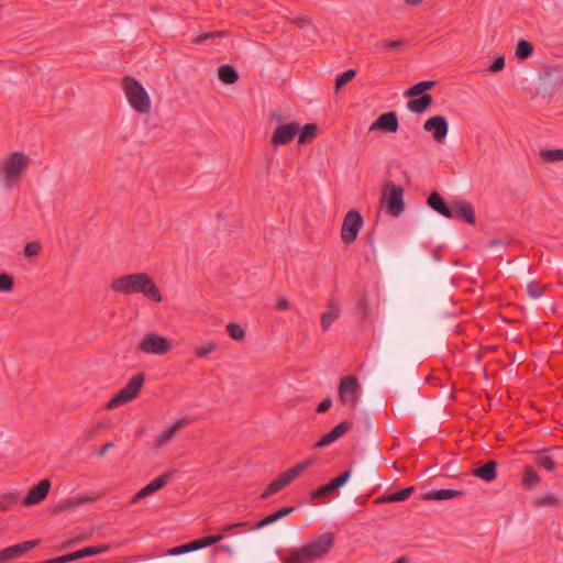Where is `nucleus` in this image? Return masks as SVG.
<instances>
[{
  "label": "nucleus",
  "instance_id": "nucleus-11",
  "mask_svg": "<svg viewBox=\"0 0 563 563\" xmlns=\"http://www.w3.org/2000/svg\"><path fill=\"white\" fill-rule=\"evenodd\" d=\"M399 129L398 115L395 111H388L379 114L369 125L368 131H382L385 133H396Z\"/></svg>",
  "mask_w": 563,
  "mask_h": 563
},
{
  "label": "nucleus",
  "instance_id": "nucleus-5",
  "mask_svg": "<svg viewBox=\"0 0 563 563\" xmlns=\"http://www.w3.org/2000/svg\"><path fill=\"white\" fill-rule=\"evenodd\" d=\"M540 91L543 98L563 96V71L558 66H545L540 71Z\"/></svg>",
  "mask_w": 563,
  "mask_h": 563
},
{
  "label": "nucleus",
  "instance_id": "nucleus-53",
  "mask_svg": "<svg viewBox=\"0 0 563 563\" xmlns=\"http://www.w3.org/2000/svg\"><path fill=\"white\" fill-rule=\"evenodd\" d=\"M527 292L532 298H540L543 295V289L538 282L533 280L527 285Z\"/></svg>",
  "mask_w": 563,
  "mask_h": 563
},
{
  "label": "nucleus",
  "instance_id": "nucleus-33",
  "mask_svg": "<svg viewBox=\"0 0 563 563\" xmlns=\"http://www.w3.org/2000/svg\"><path fill=\"white\" fill-rule=\"evenodd\" d=\"M549 452H550V450H548V449L538 451L536 453L534 463L539 467H542V468L551 472V471L555 470L556 464H555L554 460L552 459V456L549 455Z\"/></svg>",
  "mask_w": 563,
  "mask_h": 563
},
{
  "label": "nucleus",
  "instance_id": "nucleus-4",
  "mask_svg": "<svg viewBox=\"0 0 563 563\" xmlns=\"http://www.w3.org/2000/svg\"><path fill=\"white\" fill-rule=\"evenodd\" d=\"M122 88L130 106L139 113H148L152 108L150 96L142 84L133 76L122 78Z\"/></svg>",
  "mask_w": 563,
  "mask_h": 563
},
{
  "label": "nucleus",
  "instance_id": "nucleus-41",
  "mask_svg": "<svg viewBox=\"0 0 563 563\" xmlns=\"http://www.w3.org/2000/svg\"><path fill=\"white\" fill-rule=\"evenodd\" d=\"M89 500V498H85V499H64L62 501H59L57 505H55L52 509V511L54 514H59L64 510H67L71 507H76L78 505H80L82 501H87Z\"/></svg>",
  "mask_w": 563,
  "mask_h": 563
},
{
  "label": "nucleus",
  "instance_id": "nucleus-30",
  "mask_svg": "<svg viewBox=\"0 0 563 563\" xmlns=\"http://www.w3.org/2000/svg\"><path fill=\"white\" fill-rule=\"evenodd\" d=\"M176 471H168L150 482L144 487L146 488V492H148L150 495H152L155 492H158L162 489L175 475Z\"/></svg>",
  "mask_w": 563,
  "mask_h": 563
},
{
  "label": "nucleus",
  "instance_id": "nucleus-29",
  "mask_svg": "<svg viewBox=\"0 0 563 563\" xmlns=\"http://www.w3.org/2000/svg\"><path fill=\"white\" fill-rule=\"evenodd\" d=\"M435 84L437 82L434 80L419 81V82L412 85L410 88H408L404 95H405V97H408V98H415L418 96L427 95L426 92L428 90L432 89L435 86Z\"/></svg>",
  "mask_w": 563,
  "mask_h": 563
},
{
  "label": "nucleus",
  "instance_id": "nucleus-15",
  "mask_svg": "<svg viewBox=\"0 0 563 563\" xmlns=\"http://www.w3.org/2000/svg\"><path fill=\"white\" fill-rule=\"evenodd\" d=\"M471 474L485 482H492L497 477V462L495 460L477 461Z\"/></svg>",
  "mask_w": 563,
  "mask_h": 563
},
{
  "label": "nucleus",
  "instance_id": "nucleus-62",
  "mask_svg": "<svg viewBox=\"0 0 563 563\" xmlns=\"http://www.w3.org/2000/svg\"><path fill=\"white\" fill-rule=\"evenodd\" d=\"M114 448V443L113 442H107L106 444H103L100 450L98 451L97 453V456L98 457H103L106 455V453L110 450V449H113Z\"/></svg>",
  "mask_w": 563,
  "mask_h": 563
},
{
  "label": "nucleus",
  "instance_id": "nucleus-19",
  "mask_svg": "<svg viewBox=\"0 0 563 563\" xmlns=\"http://www.w3.org/2000/svg\"><path fill=\"white\" fill-rule=\"evenodd\" d=\"M41 543L40 539L27 540L14 545L7 547L11 561L18 560Z\"/></svg>",
  "mask_w": 563,
  "mask_h": 563
},
{
  "label": "nucleus",
  "instance_id": "nucleus-60",
  "mask_svg": "<svg viewBox=\"0 0 563 563\" xmlns=\"http://www.w3.org/2000/svg\"><path fill=\"white\" fill-rule=\"evenodd\" d=\"M332 405V399L331 397H325L317 407V412L318 413H323L325 411H328L330 409Z\"/></svg>",
  "mask_w": 563,
  "mask_h": 563
},
{
  "label": "nucleus",
  "instance_id": "nucleus-34",
  "mask_svg": "<svg viewBox=\"0 0 563 563\" xmlns=\"http://www.w3.org/2000/svg\"><path fill=\"white\" fill-rule=\"evenodd\" d=\"M288 485L289 484L287 483L286 478H284V476L279 474V476L276 479H274L261 494L260 499H267L269 496L277 494Z\"/></svg>",
  "mask_w": 563,
  "mask_h": 563
},
{
  "label": "nucleus",
  "instance_id": "nucleus-57",
  "mask_svg": "<svg viewBox=\"0 0 563 563\" xmlns=\"http://www.w3.org/2000/svg\"><path fill=\"white\" fill-rule=\"evenodd\" d=\"M73 561H74L73 554L71 553H67V554H64V555H60V556H57V558H53V559L41 561L40 563H69V562H73Z\"/></svg>",
  "mask_w": 563,
  "mask_h": 563
},
{
  "label": "nucleus",
  "instance_id": "nucleus-9",
  "mask_svg": "<svg viewBox=\"0 0 563 563\" xmlns=\"http://www.w3.org/2000/svg\"><path fill=\"white\" fill-rule=\"evenodd\" d=\"M363 225V218L361 213L352 209L350 210L343 220L341 228V239L345 244H350L357 239L358 231Z\"/></svg>",
  "mask_w": 563,
  "mask_h": 563
},
{
  "label": "nucleus",
  "instance_id": "nucleus-32",
  "mask_svg": "<svg viewBox=\"0 0 563 563\" xmlns=\"http://www.w3.org/2000/svg\"><path fill=\"white\" fill-rule=\"evenodd\" d=\"M318 126L314 123H308L303 126H300V131L298 132V143L300 145H305L311 143L317 137Z\"/></svg>",
  "mask_w": 563,
  "mask_h": 563
},
{
  "label": "nucleus",
  "instance_id": "nucleus-14",
  "mask_svg": "<svg viewBox=\"0 0 563 563\" xmlns=\"http://www.w3.org/2000/svg\"><path fill=\"white\" fill-rule=\"evenodd\" d=\"M51 489V482L47 478L40 481L36 485L31 487L29 493L23 499L25 506L37 505L43 501L48 495Z\"/></svg>",
  "mask_w": 563,
  "mask_h": 563
},
{
  "label": "nucleus",
  "instance_id": "nucleus-36",
  "mask_svg": "<svg viewBox=\"0 0 563 563\" xmlns=\"http://www.w3.org/2000/svg\"><path fill=\"white\" fill-rule=\"evenodd\" d=\"M533 45L527 40H520L516 47V56L519 59H527L533 54Z\"/></svg>",
  "mask_w": 563,
  "mask_h": 563
},
{
  "label": "nucleus",
  "instance_id": "nucleus-6",
  "mask_svg": "<svg viewBox=\"0 0 563 563\" xmlns=\"http://www.w3.org/2000/svg\"><path fill=\"white\" fill-rule=\"evenodd\" d=\"M382 201L386 212L391 217H398L405 210L404 189L391 181H387L383 188Z\"/></svg>",
  "mask_w": 563,
  "mask_h": 563
},
{
  "label": "nucleus",
  "instance_id": "nucleus-48",
  "mask_svg": "<svg viewBox=\"0 0 563 563\" xmlns=\"http://www.w3.org/2000/svg\"><path fill=\"white\" fill-rule=\"evenodd\" d=\"M218 349V344L216 342L209 341L200 345L196 349L195 355L198 358L207 357L210 353L216 351Z\"/></svg>",
  "mask_w": 563,
  "mask_h": 563
},
{
  "label": "nucleus",
  "instance_id": "nucleus-7",
  "mask_svg": "<svg viewBox=\"0 0 563 563\" xmlns=\"http://www.w3.org/2000/svg\"><path fill=\"white\" fill-rule=\"evenodd\" d=\"M362 387L356 376L347 375L340 379L338 394L343 405L356 408L361 398Z\"/></svg>",
  "mask_w": 563,
  "mask_h": 563
},
{
  "label": "nucleus",
  "instance_id": "nucleus-24",
  "mask_svg": "<svg viewBox=\"0 0 563 563\" xmlns=\"http://www.w3.org/2000/svg\"><path fill=\"white\" fill-rule=\"evenodd\" d=\"M187 424V419L183 418L177 420L174 424H172L168 429H166L164 432H162L155 440V445L157 448L166 444L168 441H170L178 430H180L183 427Z\"/></svg>",
  "mask_w": 563,
  "mask_h": 563
},
{
  "label": "nucleus",
  "instance_id": "nucleus-18",
  "mask_svg": "<svg viewBox=\"0 0 563 563\" xmlns=\"http://www.w3.org/2000/svg\"><path fill=\"white\" fill-rule=\"evenodd\" d=\"M427 205L441 216L445 218H452L451 205H448L438 191H432L429 195Z\"/></svg>",
  "mask_w": 563,
  "mask_h": 563
},
{
  "label": "nucleus",
  "instance_id": "nucleus-59",
  "mask_svg": "<svg viewBox=\"0 0 563 563\" xmlns=\"http://www.w3.org/2000/svg\"><path fill=\"white\" fill-rule=\"evenodd\" d=\"M312 464V461L311 460H305L298 464H296L295 466H292V468L295 470L296 474L299 476L300 474H302L310 465Z\"/></svg>",
  "mask_w": 563,
  "mask_h": 563
},
{
  "label": "nucleus",
  "instance_id": "nucleus-16",
  "mask_svg": "<svg viewBox=\"0 0 563 563\" xmlns=\"http://www.w3.org/2000/svg\"><path fill=\"white\" fill-rule=\"evenodd\" d=\"M355 481L360 487L377 483L378 470L375 464L372 462L363 464L355 475Z\"/></svg>",
  "mask_w": 563,
  "mask_h": 563
},
{
  "label": "nucleus",
  "instance_id": "nucleus-44",
  "mask_svg": "<svg viewBox=\"0 0 563 563\" xmlns=\"http://www.w3.org/2000/svg\"><path fill=\"white\" fill-rule=\"evenodd\" d=\"M356 76L355 69H347L335 78V91H339L343 86L350 82Z\"/></svg>",
  "mask_w": 563,
  "mask_h": 563
},
{
  "label": "nucleus",
  "instance_id": "nucleus-51",
  "mask_svg": "<svg viewBox=\"0 0 563 563\" xmlns=\"http://www.w3.org/2000/svg\"><path fill=\"white\" fill-rule=\"evenodd\" d=\"M249 527V521H240L235 523L224 525L220 528L221 533L224 534H232L236 533L239 528L246 529Z\"/></svg>",
  "mask_w": 563,
  "mask_h": 563
},
{
  "label": "nucleus",
  "instance_id": "nucleus-38",
  "mask_svg": "<svg viewBox=\"0 0 563 563\" xmlns=\"http://www.w3.org/2000/svg\"><path fill=\"white\" fill-rule=\"evenodd\" d=\"M19 499H20V496L16 493H7V494L0 495V510L1 511L10 510L13 505L18 504Z\"/></svg>",
  "mask_w": 563,
  "mask_h": 563
},
{
  "label": "nucleus",
  "instance_id": "nucleus-54",
  "mask_svg": "<svg viewBox=\"0 0 563 563\" xmlns=\"http://www.w3.org/2000/svg\"><path fill=\"white\" fill-rule=\"evenodd\" d=\"M441 471L445 477H457L460 475L459 466L455 462H449L441 468Z\"/></svg>",
  "mask_w": 563,
  "mask_h": 563
},
{
  "label": "nucleus",
  "instance_id": "nucleus-42",
  "mask_svg": "<svg viewBox=\"0 0 563 563\" xmlns=\"http://www.w3.org/2000/svg\"><path fill=\"white\" fill-rule=\"evenodd\" d=\"M222 539H223V533H219V534L206 536L203 538L196 539L195 543H196L197 550H200L202 548L210 547V545L221 541Z\"/></svg>",
  "mask_w": 563,
  "mask_h": 563
},
{
  "label": "nucleus",
  "instance_id": "nucleus-58",
  "mask_svg": "<svg viewBox=\"0 0 563 563\" xmlns=\"http://www.w3.org/2000/svg\"><path fill=\"white\" fill-rule=\"evenodd\" d=\"M505 68V57L498 56L495 58V60L490 64L489 70L492 73H498L501 71Z\"/></svg>",
  "mask_w": 563,
  "mask_h": 563
},
{
  "label": "nucleus",
  "instance_id": "nucleus-8",
  "mask_svg": "<svg viewBox=\"0 0 563 563\" xmlns=\"http://www.w3.org/2000/svg\"><path fill=\"white\" fill-rule=\"evenodd\" d=\"M137 349L146 354L164 355L172 350V344L168 339L156 332H150L143 336Z\"/></svg>",
  "mask_w": 563,
  "mask_h": 563
},
{
  "label": "nucleus",
  "instance_id": "nucleus-49",
  "mask_svg": "<svg viewBox=\"0 0 563 563\" xmlns=\"http://www.w3.org/2000/svg\"><path fill=\"white\" fill-rule=\"evenodd\" d=\"M333 492L332 487L330 486L329 483L320 486L319 488L312 490L309 495L310 497V500H317V499H321L323 497H327L329 495H331Z\"/></svg>",
  "mask_w": 563,
  "mask_h": 563
},
{
  "label": "nucleus",
  "instance_id": "nucleus-31",
  "mask_svg": "<svg viewBox=\"0 0 563 563\" xmlns=\"http://www.w3.org/2000/svg\"><path fill=\"white\" fill-rule=\"evenodd\" d=\"M110 549V544H101V545H91L80 549L78 551L71 552L74 561L80 560L87 556H92L97 554H101L107 552Z\"/></svg>",
  "mask_w": 563,
  "mask_h": 563
},
{
  "label": "nucleus",
  "instance_id": "nucleus-13",
  "mask_svg": "<svg viewBox=\"0 0 563 563\" xmlns=\"http://www.w3.org/2000/svg\"><path fill=\"white\" fill-rule=\"evenodd\" d=\"M423 129L433 134L435 142L441 143L449 132V123L444 115H433L424 122Z\"/></svg>",
  "mask_w": 563,
  "mask_h": 563
},
{
  "label": "nucleus",
  "instance_id": "nucleus-63",
  "mask_svg": "<svg viewBox=\"0 0 563 563\" xmlns=\"http://www.w3.org/2000/svg\"><path fill=\"white\" fill-rule=\"evenodd\" d=\"M150 496L148 492H146V488L143 487L141 490H139L132 498V503H137L139 500Z\"/></svg>",
  "mask_w": 563,
  "mask_h": 563
},
{
  "label": "nucleus",
  "instance_id": "nucleus-26",
  "mask_svg": "<svg viewBox=\"0 0 563 563\" xmlns=\"http://www.w3.org/2000/svg\"><path fill=\"white\" fill-rule=\"evenodd\" d=\"M218 77L221 82L225 85H233L239 80L240 75L234 66L225 64L218 68Z\"/></svg>",
  "mask_w": 563,
  "mask_h": 563
},
{
  "label": "nucleus",
  "instance_id": "nucleus-23",
  "mask_svg": "<svg viewBox=\"0 0 563 563\" xmlns=\"http://www.w3.org/2000/svg\"><path fill=\"white\" fill-rule=\"evenodd\" d=\"M464 495L463 490L459 489H438L431 490L421 496L422 500H448Z\"/></svg>",
  "mask_w": 563,
  "mask_h": 563
},
{
  "label": "nucleus",
  "instance_id": "nucleus-64",
  "mask_svg": "<svg viewBox=\"0 0 563 563\" xmlns=\"http://www.w3.org/2000/svg\"><path fill=\"white\" fill-rule=\"evenodd\" d=\"M289 306V301L286 298L282 297L277 299L276 308L278 310H287Z\"/></svg>",
  "mask_w": 563,
  "mask_h": 563
},
{
  "label": "nucleus",
  "instance_id": "nucleus-56",
  "mask_svg": "<svg viewBox=\"0 0 563 563\" xmlns=\"http://www.w3.org/2000/svg\"><path fill=\"white\" fill-rule=\"evenodd\" d=\"M556 503H558V499L554 495H545L542 497H538L536 499V504L541 507L553 506Z\"/></svg>",
  "mask_w": 563,
  "mask_h": 563
},
{
  "label": "nucleus",
  "instance_id": "nucleus-43",
  "mask_svg": "<svg viewBox=\"0 0 563 563\" xmlns=\"http://www.w3.org/2000/svg\"><path fill=\"white\" fill-rule=\"evenodd\" d=\"M227 35H228L227 31L206 32V33H201L198 36H196L192 40V43L200 45V44H205L208 40H213L217 37H224Z\"/></svg>",
  "mask_w": 563,
  "mask_h": 563
},
{
  "label": "nucleus",
  "instance_id": "nucleus-25",
  "mask_svg": "<svg viewBox=\"0 0 563 563\" xmlns=\"http://www.w3.org/2000/svg\"><path fill=\"white\" fill-rule=\"evenodd\" d=\"M417 99H411L407 102V108L415 113H423L427 111L433 102L431 95L418 96Z\"/></svg>",
  "mask_w": 563,
  "mask_h": 563
},
{
  "label": "nucleus",
  "instance_id": "nucleus-37",
  "mask_svg": "<svg viewBox=\"0 0 563 563\" xmlns=\"http://www.w3.org/2000/svg\"><path fill=\"white\" fill-rule=\"evenodd\" d=\"M540 157L547 163H555L563 161V148L549 150L544 148L540 151Z\"/></svg>",
  "mask_w": 563,
  "mask_h": 563
},
{
  "label": "nucleus",
  "instance_id": "nucleus-40",
  "mask_svg": "<svg viewBox=\"0 0 563 563\" xmlns=\"http://www.w3.org/2000/svg\"><path fill=\"white\" fill-rule=\"evenodd\" d=\"M131 397L121 389L117 395H114L107 404V409L111 410L118 408L129 401H131Z\"/></svg>",
  "mask_w": 563,
  "mask_h": 563
},
{
  "label": "nucleus",
  "instance_id": "nucleus-17",
  "mask_svg": "<svg viewBox=\"0 0 563 563\" xmlns=\"http://www.w3.org/2000/svg\"><path fill=\"white\" fill-rule=\"evenodd\" d=\"M352 427V422L344 420L336 424L330 432L324 434L317 443L316 448H324L336 441L343 434H345Z\"/></svg>",
  "mask_w": 563,
  "mask_h": 563
},
{
  "label": "nucleus",
  "instance_id": "nucleus-10",
  "mask_svg": "<svg viewBox=\"0 0 563 563\" xmlns=\"http://www.w3.org/2000/svg\"><path fill=\"white\" fill-rule=\"evenodd\" d=\"M299 131L300 124L298 122L280 124L274 130L271 142L274 146L287 145L295 139Z\"/></svg>",
  "mask_w": 563,
  "mask_h": 563
},
{
  "label": "nucleus",
  "instance_id": "nucleus-1",
  "mask_svg": "<svg viewBox=\"0 0 563 563\" xmlns=\"http://www.w3.org/2000/svg\"><path fill=\"white\" fill-rule=\"evenodd\" d=\"M110 288L123 295L142 294L148 300L161 302L162 294L154 280L146 273H133L114 278Z\"/></svg>",
  "mask_w": 563,
  "mask_h": 563
},
{
  "label": "nucleus",
  "instance_id": "nucleus-27",
  "mask_svg": "<svg viewBox=\"0 0 563 563\" xmlns=\"http://www.w3.org/2000/svg\"><path fill=\"white\" fill-rule=\"evenodd\" d=\"M145 380V374L144 373H137L134 375L129 383L122 388L126 395L131 397V399L136 398L139 395L143 384Z\"/></svg>",
  "mask_w": 563,
  "mask_h": 563
},
{
  "label": "nucleus",
  "instance_id": "nucleus-28",
  "mask_svg": "<svg viewBox=\"0 0 563 563\" xmlns=\"http://www.w3.org/2000/svg\"><path fill=\"white\" fill-rule=\"evenodd\" d=\"M329 311L323 312L321 314V328L323 331H328L331 324L339 318L340 308L334 305L333 301H329L328 306Z\"/></svg>",
  "mask_w": 563,
  "mask_h": 563
},
{
  "label": "nucleus",
  "instance_id": "nucleus-55",
  "mask_svg": "<svg viewBox=\"0 0 563 563\" xmlns=\"http://www.w3.org/2000/svg\"><path fill=\"white\" fill-rule=\"evenodd\" d=\"M41 250H42L41 244L36 241H32V242L26 243V245L24 246V254L27 257H32V256L40 254Z\"/></svg>",
  "mask_w": 563,
  "mask_h": 563
},
{
  "label": "nucleus",
  "instance_id": "nucleus-12",
  "mask_svg": "<svg viewBox=\"0 0 563 563\" xmlns=\"http://www.w3.org/2000/svg\"><path fill=\"white\" fill-rule=\"evenodd\" d=\"M451 219H456L472 225L476 223L475 210L471 202L465 200H453L451 202Z\"/></svg>",
  "mask_w": 563,
  "mask_h": 563
},
{
  "label": "nucleus",
  "instance_id": "nucleus-20",
  "mask_svg": "<svg viewBox=\"0 0 563 563\" xmlns=\"http://www.w3.org/2000/svg\"><path fill=\"white\" fill-rule=\"evenodd\" d=\"M41 543L40 539L27 540L14 545L7 547L11 561L18 560Z\"/></svg>",
  "mask_w": 563,
  "mask_h": 563
},
{
  "label": "nucleus",
  "instance_id": "nucleus-50",
  "mask_svg": "<svg viewBox=\"0 0 563 563\" xmlns=\"http://www.w3.org/2000/svg\"><path fill=\"white\" fill-rule=\"evenodd\" d=\"M192 551H197L195 540L187 542L185 544L172 548L169 550V554L170 555H179V554H185V553H189Z\"/></svg>",
  "mask_w": 563,
  "mask_h": 563
},
{
  "label": "nucleus",
  "instance_id": "nucleus-3",
  "mask_svg": "<svg viewBox=\"0 0 563 563\" xmlns=\"http://www.w3.org/2000/svg\"><path fill=\"white\" fill-rule=\"evenodd\" d=\"M30 158L23 152L11 153L0 168V178L5 189L16 186L23 174L27 170Z\"/></svg>",
  "mask_w": 563,
  "mask_h": 563
},
{
  "label": "nucleus",
  "instance_id": "nucleus-47",
  "mask_svg": "<svg viewBox=\"0 0 563 563\" xmlns=\"http://www.w3.org/2000/svg\"><path fill=\"white\" fill-rule=\"evenodd\" d=\"M406 45L405 40H383L379 42V46L388 51H401Z\"/></svg>",
  "mask_w": 563,
  "mask_h": 563
},
{
  "label": "nucleus",
  "instance_id": "nucleus-35",
  "mask_svg": "<svg viewBox=\"0 0 563 563\" xmlns=\"http://www.w3.org/2000/svg\"><path fill=\"white\" fill-rule=\"evenodd\" d=\"M540 483V477L532 466H525L522 484L527 488H532Z\"/></svg>",
  "mask_w": 563,
  "mask_h": 563
},
{
  "label": "nucleus",
  "instance_id": "nucleus-45",
  "mask_svg": "<svg viewBox=\"0 0 563 563\" xmlns=\"http://www.w3.org/2000/svg\"><path fill=\"white\" fill-rule=\"evenodd\" d=\"M350 478H351V471L346 470L343 473H341L340 475H338L336 477L332 478L329 482V484L332 487L333 492H336L338 489L343 487L349 482Z\"/></svg>",
  "mask_w": 563,
  "mask_h": 563
},
{
  "label": "nucleus",
  "instance_id": "nucleus-2",
  "mask_svg": "<svg viewBox=\"0 0 563 563\" xmlns=\"http://www.w3.org/2000/svg\"><path fill=\"white\" fill-rule=\"evenodd\" d=\"M334 544V536L325 532L301 548L290 549L283 563H312L327 555Z\"/></svg>",
  "mask_w": 563,
  "mask_h": 563
},
{
  "label": "nucleus",
  "instance_id": "nucleus-39",
  "mask_svg": "<svg viewBox=\"0 0 563 563\" xmlns=\"http://www.w3.org/2000/svg\"><path fill=\"white\" fill-rule=\"evenodd\" d=\"M131 397L121 389L117 395H114L107 404V409L111 410L118 408L129 401H131Z\"/></svg>",
  "mask_w": 563,
  "mask_h": 563
},
{
  "label": "nucleus",
  "instance_id": "nucleus-22",
  "mask_svg": "<svg viewBox=\"0 0 563 563\" xmlns=\"http://www.w3.org/2000/svg\"><path fill=\"white\" fill-rule=\"evenodd\" d=\"M415 492V487L413 486H409V487H406V488H402L396 493H393V494H389V495H385V496H380L376 499H374L373 504L374 505H380V504H386V503H399V501H404L406 499H408L411 494Z\"/></svg>",
  "mask_w": 563,
  "mask_h": 563
},
{
  "label": "nucleus",
  "instance_id": "nucleus-61",
  "mask_svg": "<svg viewBox=\"0 0 563 563\" xmlns=\"http://www.w3.org/2000/svg\"><path fill=\"white\" fill-rule=\"evenodd\" d=\"M282 475L284 476V478H286L288 484H290L296 477H298L292 467L283 472Z\"/></svg>",
  "mask_w": 563,
  "mask_h": 563
},
{
  "label": "nucleus",
  "instance_id": "nucleus-21",
  "mask_svg": "<svg viewBox=\"0 0 563 563\" xmlns=\"http://www.w3.org/2000/svg\"><path fill=\"white\" fill-rule=\"evenodd\" d=\"M294 511H295L294 506H287V507L280 508L277 511L264 517L262 520H260L253 527H251V529L252 530L262 529L271 523L276 522L279 519L287 517L288 515L292 514Z\"/></svg>",
  "mask_w": 563,
  "mask_h": 563
},
{
  "label": "nucleus",
  "instance_id": "nucleus-52",
  "mask_svg": "<svg viewBox=\"0 0 563 563\" xmlns=\"http://www.w3.org/2000/svg\"><path fill=\"white\" fill-rule=\"evenodd\" d=\"M14 285L13 278L7 273L0 274V291H10Z\"/></svg>",
  "mask_w": 563,
  "mask_h": 563
},
{
  "label": "nucleus",
  "instance_id": "nucleus-46",
  "mask_svg": "<svg viewBox=\"0 0 563 563\" xmlns=\"http://www.w3.org/2000/svg\"><path fill=\"white\" fill-rule=\"evenodd\" d=\"M227 331L231 339L235 341H242L245 338L244 329L238 323H228Z\"/></svg>",
  "mask_w": 563,
  "mask_h": 563
}]
</instances>
